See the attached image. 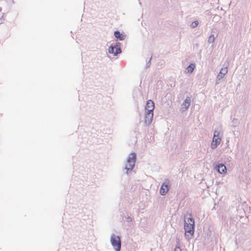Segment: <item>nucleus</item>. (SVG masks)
Wrapping results in <instances>:
<instances>
[{"mask_svg": "<svg viewBox=\"0 0 251 251\" xmlns=\"http://www.w3.org/2000/svg\"><path fill=\"white\" fill-rule=\"evenodd\" d=\"M222 136V134L220 131L215 130L214 131V136L211 144L212 149H215L220 144Z\"/></svg>", "mask_w": 251, "mask_h": 251, "instance_id": "nucleus-2", "label": "nucleus"}, {"mask_svg": "<svg viewBox=\"0 0 251 251\" xmlns=\"http://www.w3.org/2000/svg\"><path fill=\"white\" fill-rule=\"evenodd\" d=\"M109 53L113 54L114 56L117 55L118 53L121 52L120 49V44L116 43L114 46H110L108 50Z\"/></svg>", "mask_w": 251, "mask_h": 251, "instance_id": "nucleus-5", "label": "nucleus"}, {"mask_svg": "<svg viewBox=\"0 0 251 251\" xmlns=\"http://www.w3.org/2000/svg\"><path fill=\"white\" fill-rule=\"evenodd\" d=\"M195 68V65L194 64H190L189 66L187 68V72L189 73H191L193 70H194V68Z\"/></svg>", "mask_w": 251, "mask_h": 251, "instance_id": "nucleus-13", "label": "nucleus"}, {"mask_svg": "<svg viewBox=\"0 0 251 251\" xmlns=\"http://www.w3.org/2000/svg\"><path fill=\"white\" fill-rule=\"evenodd\" d=\"M169 181L165 180L160 188V193L161 195H165L168 192L169 190Z\"/></svg>", "mask_w": 251, "mask_h": 251, "instance_id": "nucleus-6", "label": "nucleus"}, {"mask_svg": "<svg viewBox=\"0 0 251 251\" xmlns=\"http://www.w3.org/2000/svg\"><path fill=\"white\" fill-rule=\"evenodd\" d=\"M111 242L116 251H120L121 250V240L119 236L112 234L111 237Z\"/></svg>", "mask_w": 251, "mask_h": 251, "instance_id": "nucleus-4", "label": "nucleus"}, {"mask_svg": "<svg viewBox=\"0 0 251 251\" xmlns=\"http://www.w3.org/2000/svg\"><path fill=\"white\" fill-rule=\"evenodd\" d=\"M194 220L191 217H190L185 220V236L186 238L190 239L193 236L194 232Z\"/></svg>", "mask_w": 251, "mask_h": 251, "instance_id": "nucleus-1", "label": "nucleus"}, {"mask_svg": "<svg viewBox=\"0 0 251 251\" xmlns=\"http://www.w3.org/2000/svg\"><path fill=\"white\" fill-rule=\"evenodd\" d=\"M174 251H181V249L179 247H176Z\"/></svg>", "mask_w": 251, "mask_h": 251, "instance_id": "nucleus-16", "label": "nucleus"}, {"mask_svg": "<svg viewBox=\"0 0 251 251\" xmlns=\"http://www.w3.org/2000/svg\"><path fill=\"white\" fill-rule=\"evenodd\" d=\"M215 38L213 35H211L209 36L208 39V41L209 42H213L214 41Z\"/></svg>", "mask_w": 251, "mask_h": 251, "instance_id": "nucleus-14", "label": "nucleus"}, {"mask_svg": "<svg viewBox=\"0 0 251 251\" xmlns=\"http://www.w3.org/2000/svg\"><path fill=\"white\" fill-rule=\"evenodd\" d=\"M217 170L219 173L225 174L226 173V168L224 164H220L217 166Z\"/></svg>", "mask_w": 251, "mask_h": 251, "instance_id": "nucleus-10", "label": "nucleus"}, {"mask_svg": "<svg viewBox=\"0 0 251 251\" xmlns=\"http://www.w3.org/2000/svg\"><path fill=\"white\" fill-rule=\"evenodd\" d=\"M198 22L197 21H196L192 23L191 26L193 28L195 27L198 25Z\"/></svg>", "mask_w": 251, "mask_h": 251, "instance_id": "nucleus-15", "label": "nucleus"}, {"mask_svg": "<svg viewBox=\"0 0 251 251\" xmlns=\"http://www.w3.org/2000/svg\"><path fill=\"white\" fill-rule=\"evenodd\" d=\"M191 103V98L190 97H187L185 99L184 102L183 104V105L185 106V108H187L190 105Z\"/></svg>", "mask_w": 251, "mask_h": 251, "instance_id": "nucleus-12", "label": "nucleus"}, {"mask_svg": "<svg viewBox=\"0 0 251 251\" xmlns=\"http://www.w3.org/2000/svg\"><path fill=\"white\" fill-rule=\"evenodd\" d=\"M115 36L118 38L120 40H123L125 38V35H123L120 33V32L118 31H116L114 33Z\"/></svg>", "mask_w": 251, "mask_h": 251, "instance_id": "nucleus-11", "label": "nucleus"}, {"mask_svg": "<svg viewBox=\"0 0 251 251\" xmlns=\"http://www.w3.org/2000/svg\"><path fill=\"white\" fill-rule=\"evenodd\" d=\"M227 67H225L224 68H222L220 70V73L218 75L217 78L219 79H221L222 78L224 77V75L227 73Z\"/></svg>", "mask_w": 251, "mask_h": 251, "instance_id": "nucleus-9", "label": "nucleus"}, {"mask_svg": "<svg viewBox=\"0 0 251 251\" xmlns=\"http://www.w3.org/2000/svg\"><path fill=\"white\" fill-rule=\"evenodd\" d=\"M154 108V104L152 100H149L147 101L145 109L147 112H153Z\"/></svg>", "mask_w": 251, "mask_h": 251, "instance_id": "nucleus-8", "label": "nucleus"}, {"mask_svg": "<svg viewBox=\"0 0 251 251\" xmlns=\"http://www.w3.org/2000/svg\"><path fill=\"white\" fill-rule=\"evenodd\" d=\"M153 112H147L146 114L145 117V122L146 124H150L153 118Z\"/></svg>", "mask_w": 251, "mask_h": 251, "instance_id": "nucleus-7", "label": "nucleus"}, {"mask_svg": "<svg viewBox=\"0 0 251 251\" xmlns=\"http://www.w3.org/2000/svg\"><path fill=\"white\" fill-rule=\"evenodd\" d=\"M136 161V154L134 152L131 153L127 158V163L126 165V169L127 170H132L135 165Z\"/></svg>", "mask_w": 251, "mask_h": 251, "instance_id": "nucleus-3", "label": "nucleus"}]
</instances>
